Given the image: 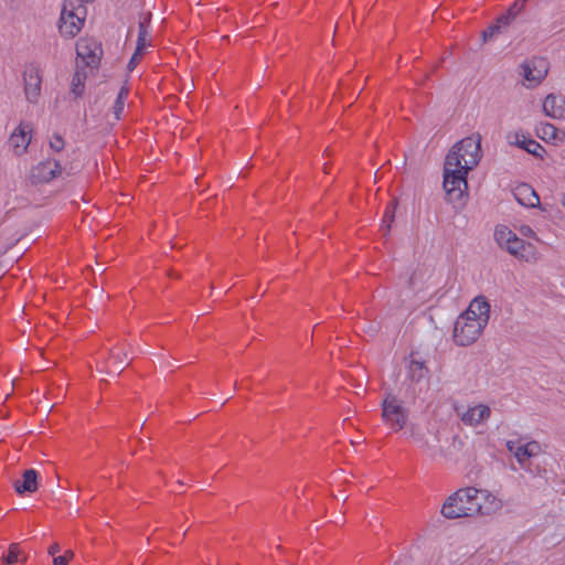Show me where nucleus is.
<instances>
[{"label": "nucleus", "mask_w": 565, "mask_h": 565, "mask_svg": "<svg viewBox=\"0 0 565 565\" xmlns=\"http://www.w3.org/2000/svg\"><path fill=\"white\" fill-rule=\"evenodd\" d=\"M481 159V137L472 135L457 142L447 153L445 162L455 169L472 170Z\"/></svg>", "instance_id": "7ed1b4c3"}, {"label": "nucleus", "mask_w": 565, "mask_h": 565, "mask_svg": "<svg viewBox=\"0 0 565 565\" xmlns=\"http://www.w3.org/2000/svg\"><path fill=\"white\" fill-rule=\"evenodd\" d=\"M494 238L498 244L507 249L511 255L523 258V252L529 245L523 239L519 238L507 226H497L494 231Z\"/></svg>", "instance_id": "6e6552de"}, {"label": "nucleus", "mask_w": 565, "mask_h": 565, "mask_svg": "<svg viewBox=\"0 0 565 565\" xmlns=\"http://www.w3.org/2000/svg\"><path fill=\"white\" fill-rule=\"evenodd\" d=\"M323 170H324V172H326V173H328V172H329V171H328V167H327V164L324 166V169H323Z\"/></svg>", "instance_id": "a19ab883"}, {"label": "nucleus", "mask_w": 565, "mask_h": 565, "mask_svg": "<svg viewBox=\"0 0 565 565\" xmlns=\"http://www.w3.org/2000/svg\"><path fill=\"white\" fill-rule=\"evenodd\" d=\"M103 50L94 39H79L76 43L77 63L81 67L96 68L99 64Z\"/></svg>", "instance_id": "0eeeda50"}, {"label": "nucleus", "mask_w": 565, "mask_h": 565, "mask_svg": "<svg viewBox=\"0 0 565 565\" xmlns=\"http://www.w3.org/2000/svg\"><path fill=\"white\" fill-rule=\"evenodd\" d=\"M413 281H414V278H413V277H411V278H409V280H408V282H409V285H411V286L413 285Z\"/></svg>", "instance_id": "ea45409f"}, {"label": "nucleus", "mask_w": 565, "mask_h": 565, "mask_svg": "<svg viewBox=\"0 0 565 565\" xmlns=\"http://www.w3.org/2000/svg\"><path fill=\"white\" fill-rule=\"evenodd\" d=\"M382 419L394 431H398L406 425L408 411L393 394H387L382 404Z\"/></svg>", "instance_id": "423d86ee"}, {"label": "nucleus", "mask_w": 565, "mask_h": 565, "mask_svg": "<svg viewBox=\"0 0 565 565\" xmlns=\"http://www.w3.org/2000/svg\"><path fill=\"white\" fill-rule=\"evenodd\" d=\"M465 441L458 436H452L450 443L446 447H437V458L444 463L455 466L461 460Z\"/></svg>", "instance_id": "9b49d317"}, {"label": "nucleus", "mask_w": 565, "mask_h": 565, "mask_svg": "<svg viewBox=\"0 0 565 565\" xmlns=\"http://www.w3.org/2000/svg\"><path fill=\"white\" fill-rule=\"evenodd\" d=\"M79 12L85 13L84 4L79 7V2L75 0L64 1L58 23L61 34L73 38L81 31L84 20Z\"/></svg>", "instance_id": "39448f33"}, {"label": "nucleus", "mask_w": 565, "mask_h": 565, "mask_svg": "<svg viewBox=\"0 0 565 565\" xmlns=\"http://www.w3.org/2000/svg\"><path fill=\"white\" fill-rule=\"evenodd\" d=\"M497 21L499 22L500 26H501V30L503 31V33L507 31V29L514 22L513 20H510L508 17H505L504 14L500 15Z\"/></svg>", "instance_id": "473e14b6"}, {"label": "nucleus", "mask_w": 565, "mask_h": 565, "mask_svg": "<svg viewBox=\"0 0 565 565\" xmlns=\"http://www.w3.org/2000/svg\"><path fill=\"white\" fill-rule=\"evenodd\" d=\"M542 137L543 138H550V139H554L556 137V128L551 125V124H545L542 128Z\"/></svg>", "instance_id": "2f4dec72"}, {"label": "nucleus", "mask_w": 565, "mask_h": 565, "mask_svg": "<svg viewBox=\"0 0 565 565\" xmlns=\"http://www.w3.org/2000/svg\"><path fill=\"white\" fill-rule=\"evenodd\" d=\"M563 205H564V207H565V196L563 198Z\"/></svg>", "instance_id": "37998d69"}, {"label": "nucleus", "mask_w": 565, "mask_h": 565, "mask_svg": "<svg viewBox=\"0 0 565 565\" xmlns=\"http://www.w3.org/2000/svg\"><path fill=\"white\" fill-rule=\"evenodd\" d=\"M32 127L28 122H21L17 130L10 136V143L12 145L17 154H22L26 151L31 142Z\"/></svg>", "instance_id": "4468645a"}, {"label": "nucleus", "mask_w": 565, "mask_h": 565, "mask_svg": "<svg viewBox=\"0 0 565 565\" xmlns=\"http://www.w3.org/2000/svg\"><path fill=\"white\" fill-rule=\"evenodd\" d=\"M57 173H61L60 163L56 160L47 159L32 168L31 179L33 182H50Z\"/></svg>", "instance_id": "f8f14e48"}, {"label": "nucleus", "mask_w": 565, "mask_h": 565, "mask_svg": "<svg viewBox=\"0 0 565 565\" xmlns=\"http://www.w3.org/2000/svg\"><path fill=\"white\" fill-rule=\"evenodd\" d=\"M511 145H515L521 149H524L529 153L533 154L536 158H543L545 153V149L541 143L536 140L532 139L530 136L524 135L522 132H515L513 136V140L510 141Z\"/></svg>", "instance_id": "f3484780"}, {"label": "nucleus", "mask_w": 565, "mask_h": 565, "mask_svg": "<svg viewBox=\"0 0 565 565\" xmlns=\"http://www.w3.org/2000/svg\"><path fill=\"white\" fill-rule=\"evenodd\" d=\"M50 147L54 151H61L64 148V139L60 135H54L50 140Z\"/></svg>", "instance_id": "7c9ffc66"}, {"label": "nucleus", "mask_w": 565, "mask_h": 565, "mask_svg": "<svg viewBox=\"0 0 565 565\" xmlns=\"http://www.w3.org/2000/svg\"><path fill=\"white\" fill-rule=\"evenodd\" d=\"M74 557V552L68 550L62 556H55L53 558V565H67L68 561Z\"/></svg>", "instance_id": "c756f323"}, {"label": "nucleus", "mask_w": 565, "mask_h": 565, "mask_svg": "<svg viewBox=\"0 0 565 565\" xmlns=\"http://www.w3.org/2000/svg\"><path fill=\"white\" fill-rule=\"evenodd\" d=\"M469 171L455 169L444 163L443 186L446 192L447 201L455 207H461L465 204V198L468 195L467 174Z\"/></svg>", "instance_id": "20e7f679"}, {"label": "nucleus", "mask_w": 565, "mask_h": 565, "mask_svg": "<svg viewBox=\"0 0 565 565\" xmlns=\"http://www.w3.org/2000/svg\"><path fill=\"white\" fill-rule=\"evenodd\" d=\"M521 75L529 82V87L539 85L547 74V61L542 57H536L526 61L521 65Z\"/></svg>", "instance_id": "9d476101"}, {"label": "nucleus", "mask_w": 565, "mask_h": 565, "mask_svg": "<svg viewBox=\"0 0 565 565\" xmlns=\"http://www.w3.org/2000/svg\"><path fill=\"white\" fill-rule=\"evenodd\" d=\"M500 509V501L489 491L467 487L448 495L440 513L448 520H455L490 515Z\"/></svg>", "instance_id": "f257e3e1"}, {"label": "nucleus", "mask_w": 565, "mask_h": 565, "mask_svg": "<svg viewBox=\"0 0 565 565\" xmlns=\"http://www.w3.org/2000/svg\"><path fill=\"white\" fill-rule=\"evenodd\" d=\"M13 487L19 494L35 492L38 489V471L26 469L22 475V480H15Z\"/></svg>", "instance_id": "a211bd4d"}, {"label": "nucleus", "mask_w": 565, "mask_h": 565, "mask_svg": "<svg viewBox=\"0 0 565 565\" xmlns=\"http://www.w3.org/2000/svg\"><path fill=\"white\" fill-rule=\"evenodd\" d=\"M128 353L124 350H119L117 347H114L109 350V359L114 361V364L121 367L120 372L124 370V362L127 360Z\"/></svg>", "instance_id": "a878e982"}, {"label": "nucleus", "mask_w": 565, "mask_h": 565, "mask_svg": "<svg viewBox=\"0 0 565 565\" xmlns=\"http://www.w3.org/2000/svg\"><path fill=\"white\" fill-rule=\"evenodd\" d=\"M490 318V305L486 297H476L468 309L455 321L452 338L457 345L475 343L487 327Z\"/></svg>", "instance_id": "f03ea898"}, {"label": "nucleus", "mask_w": 565, "mask_h": 565, "mask_svg": "<svg viewBox=\"0 0 565 565\" xmlns=\"http://www.w3.org/2000/svg\"><path fill=\"white\" fill-rule=\"evenodd\" d=\"M179 487H182L183 482L181 480L178 481Z\"/></svg>", "instance_id": "79ce46f5"}, {"label": "nucleus", "mask_w": 565, "mask_h": 565, "mask_svg": "<svg viewBox=\"0 0 565 565\" xmlns=\"http://www.w3.org/2000/svg\"><path fill=\"white\" fill-rule=\"evenodd\" d=\"M503 565H520V564L518 562H508V563H505Z\"/></svg>", "instance_id": "58836bf2"}, {"label": "nucleus", "mask_w": 565, "mask_h": 565, "mask_svg": "<svg viewBox=\"0 0 565 565\" xmlns=\"http://www.w3.org/2000/svg\"><path fill=\"white\" fill-rule=\"evenodd\" d=\"M543 110L548 117L562 118L565 113V100L562 98L558 100L556 96L550 94L544 99Z\"/></svg>", "instance_id": "aec40b11"}, {"label": "nucleus", "mask_w": 565, "mask_h": 565, "mask_svg": "<svg viewBox=\"0 0 565 565\" xmlns=\"http://www.w3.org/2000/svg\"><path fill=\"white\" fill-rule=\"evenodd\" d=\"M540 452V444L537 441H530L527 444L521 445V447L516 449L515 459L522 469L533 473L534 471L531 466V458L536 457Z\"/></svg>", "instance_id": "dca6fc26"}, {"label": "nucleus", "mask_w": 565, "mask_h": 565, "mask_svg": "<svg viewBox=\"0 0 565 565\" xmlns=\"http://www.w3.org/2000/svg\"><path fill=\"white\" fill-rule=\"evenodd\" d=\"M21 553L22 552L20 550V545L18 543H11L9 545L8 555L2 556L1 559L3 563L11 565L19 561V556L21 555Z\"/></svg>", "instance_id": "393cba45"}, {"label": "nucleus", "mask_w": 565, "mask_h": 565, "mask_svg": "<svg viewBox=\"0 0 565 565\" xmlns=\"http://www.w3.org/2000/svg\"><path fill=\"white\" fill-rule=\"evenodd\" d=\"M527 0H515L513 4L510 6L508 11L504 13L510 20L515 21L518 15L522 12L525 7Z\"/></svg>", "instance_id": "bb28decb"}, {"label": "nucleus", "mask_w": 565, "mask_h": 565, "mask_svg": "<svg viewBox=\"0 0 565 565\" xmlns=\"http://www.w3.org/2000/svg\"><path fill=\"white\" fill-rule=\"evenodd\" d=\"M411 437L419 444V447L433 459L437 458V446L431 445L425 436V433L416 425L409 426Z\"/></svg>", "instance_id": "6ab92c4d"}, {"label": "nucleus", "mask_w": 565, "mask_h": 565, "mask_svg": "<svg viewBox=\"0 0 565 565\" xmlns=\"http://www.w3.org/2000/svg\"><path fill=\"white\" fill-rule=\"evenodd\" d=\"M520 233L524 236L532 237L534 239H537L535 232L531 228L529 225H522L520 227Z\"/></svg>", "instance_id": "f704fd0d"}, {"label": "nucleus", "mask_w": 565, "mask_h": 565, "mask_svg": "<svg viewBox=\"0 0 565 565\" xmlns=\"http://www.w3.org/2000/svg\"><path fill=\"white\" fill-rule=\"evenodd\" d=\"M428 370L423 362L411 360L407 367V377L415 383L420 382L427 374Z\"/></svg>", "instance_id": "4be33fe9"}, {"label": "nucleus", "mask_w": 565, "mask_h": 565, "mask_svg": "<svg viewBox=\"0 0 565 565\" xmlns=\"http://www.w3.org/2000/svg\"><path fill=\"white\" fill-rule=\"evenodd\" d=\"M127 95H128V89H127V87L122 86L117 95V98H116L114 107H113V113H114L116 120L120 119V115L124 110L125 100L127 98Z\"/></svg>", "instance_id": "b1692460"}, {"label": "nucleus", "mask_w": 565, "mask_h": 565, "mask_svg": "<svg viewBox=\"0 0 565 565\" xmlns=\"http://www.w3.org/2000/svg\"><path fill=\"white\" fill-rule=\"evenodd\" d=\"M147 35H148V31H147L146 22L141 21V22H139V33H138V41H137V47H136L137 53H142V51L147 46V42H146Z\"/></svg>", "instance_id": "cd10ccee"}, {"label": "nucleus", "mask_w": 565, "mask_h": 565, "mask_svg": "<svg viewBox=\"0 0 565 565\" xmlns=\"http://www.w3.org/2000/svg\"><path fill=\"white\" fill-rule=\"evenodd\" d=\"M41 75L38 68L30 67L24 72V94L30 103H36L41 95Z\"/></svg>", "instance_id": "ddd939ff"}, {"label": "nucleus", "mask_w": 565, "mask_h": 565, "mask_svg": "<svg viewBox=\"0 0 565 565\" xmlns=\"http://www.w3.org/2000/svg\"><path fill=\"white\" fill-rule=\"evenodd\" d=\"M503 31L501 30V26L498 21H495L493 24L489 25L483 32H482V41L488 42L489 40L498 36L499 34H502Z\"/></svg>", "instance_id": "c85d7f7f"}, {"label": "nucleus", "mask_w": 565, "mask_h": 565, "mask_svg": "<svg viewBox=\"0 0 565 565\" xmlns=\"http://www.w3.org/2000/svg\"><path fill=\"white\" fill-rule=\"evenodd\" d=\"M61 551V547L57 543H53L50 547H49V554L54 556L55 554H57L58 552Z\"/></svg>", "instance_id": "4c0bfd02"}, {"label": "nucleus", "mask_w": 565, "mask_h": 565, "mask_svg": "<svg viewBox=\"0 0 565 565\" xmlns=\"http://www.w3.org/2000/svg\"><path fill=\"white\" fill-rule=\"evenodd\" d=\"M141 53H137V50L135 51L134 55L131 56L130 61L128 62V70L129 71H132L137 63H138V56L140 55Z\"/></svg>", "instance_id": "e433bc0d"}, {"label": "nucleus", "mask_w": 565, "mask_h": 565, "mask_svg": "<svg viewBox=\"0 0 565 565\" xmlns=\"http://www.w3.org/2000/svg\"><path fill=\"white\" fill-rule=\"evenodd\" d=\"M513 195L515 200L523 206L539 207L542 211H545V207L540 203V198L535 190L526 183L518 185L513 190Z\"/></svg>", "instance_id": "2eb2a0df"}, {"label": "nucleus", "mask_w": 565, "mask_h": 565, "mask_svg": "<svg viewBox=\"0 0 565 565\" xmlns=\"http://www.w3.org/2000/svg\"><path fill=\"white\" fill-rule=\"evenodd\" d=\"M521 445L518 441L514 440H508L507 441V449L512 452L515 456V451L518 448H520Z\"/></svg>", "instance_id": "c9c22d12"}, {"label": "nucleus", "mask_w": 565, "mask_h": 565, "mask_svg": "<svg viewBox=\"0 0 565 565\" xmlns=\"http://www.w3.org/2000/svg\"><path fill=\"white\" fill-rule=\"evenodd\" d=\"M455 412L466 426L477 427L491 416V409L484 404H478L468 408L455 406Z\"/></svg>", "instance_id": "1a4fd4ad"}, {"label": "nucleus", "mask_w": 565, "mask_h": 565, "mask_svg": "<svg viewBox=\"0 0 565 565\" xmlns=\"http://www.w3.org/2000/svg\"><path fill=\"white\" fill-rule=\"evenodd\" d=\"M497 21L499 22L500 26H501V30L503 31V33L507 31V29L514 22L513 20H510L508 17H505L504 14L500 15Z\"/></svg>", "instance_id": "72a5a7b5"}, {"label": "nucleus", "mask_w": 565, "mask_h": 565, "mask_svg": "<svg viewBox=\"0 0 565 565\" xmlns=\"http://www.w3.org/2000/svg\"><path fill=\"white\" fill-rule=\"evenodd\" d=\"M396 209H397V202L394 200V201L390 202V204L387 205V207L384 212L382 225H381V231L383 232L384 236H387L390 234L392 224L395 220Z\"/></svg>", "instance_id": "5701e85b"}, {"label": "nucleus", "mask_w": 565, "mask_h": 565, "mask_svg": "<svg viewBox=\"0 0 565 565\" xmlns=\"http://www.w3.org/2000/svg\"><path fill=\"white\" fill-rule=\"evenodd\" d=\"M87 73L81 64L77 63L76 71L72 77L71 92L75 97H81L84 94L85 81Z\"/></svg>", "instance_id": "412c9836"}]
</instances>
